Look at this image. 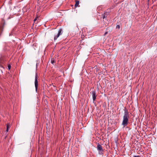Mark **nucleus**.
Listing matches in <instances>:
<instances>
[{
	"label": "nucleus",
	"instance_id": "8",
	"mask_svg": "<svg viewBox=\"0 0 157 157\" xmlns=\"http://www.w3.org/2000/svg\"><path fill=\"white\" fill-rule=\"evenodd\" d=\"M55 62L54 59H52L51 60V63H52L53 64Z\"/></svg>",
	"mask_w": 157,
	"mask_h": 157
},
{
	"label": "nucleus",
	"instance_id": "7",
	"mask_svg": "<svg viewBox=\"0 0 157 157\" xmlns=\"http://www.w3.org/2000/svg\"><path fill=\"white\" fill-rule=\"evenodd\" d=\"M79 4V1H76L75 4V7H77L78 6Z\"/></svg>",
	"mask_w": 157,
	"mask_h": 157
},
{
	"label": "nucleus",
	"instance_id": "16",
	"mask_svg": "<svg viewBox=\"0 0 157 157\" xmlns=\"http://www.w3.org/2000/svg\"><path fill=\"white\" fill-rule=\"evenodd\" d=\"M149 0H147V1H148V2H149Z\"/></svg>",
	"mask_w": 157,
	"mask_h": 157
},
{
	"label": "nucleus",
	"instance_id": "11",
	"mask_svg": "<svg viewBox=\"0 0 157 157\" xmlns=\"http://www.w3.org/2000/svg\"><path fill=\"white\" fill-rule=\"evenodd\" d=\"M11 65H9L8 66V68L9 70H10L11 68Z\"/></svg>",
	"mask_w": 157,
	"mask_h": 157
},
{
	"label": "nucleus",
	"instance_id": "13",
	"mask_svg": "<svg viewBox=\"0 0 157 157\" xmlns=\"http://www.w3.org/2000/svg\"><path fill=\"white\" fill-rule=\"evenodd\" d=\"M37 18H38L37 17H36L35 18V19L34 20V22L37 20Z\"/></svg>",
	"mask_w": 157,
	"mask_h": 157
},
{
	"label": "nucleus",
	"instance_id": "5",
	"mask_svg": "<svg viewBox=\"0 0 157 157\" xmlns=\"http://www.w3.org/2000/svg\"><path fill=\"white\" fill-rule=\"evenodd\" d=\"M90 93L92 94L93 100L94 101L96 99L97 97L96 92L94 90H93Z\"/></svg>",
	"mask_w": 157,
	"mask_h": 157
},
{
	"label": "nucleus",
	"instance_id": "1",
	"mask_svg": "<svg viewBox=\"0 0 157 157\" xmlns=\"http://www.w3.org/2000/svg\"><path fill=\"white\" fill-rule=\"evenodd\" d=\"M124 113L123 117V120L122 123V125L123 128L125 127L128 123V120L129 118V113L126 107L124 109Z\"/></svg>",
	"mask_w": 157,
	"mask_h": 157
},
{
	"label": "nucleus",
	"instance_id": "10",
	"mask_svg": "<svg viewBox=\"0 0 157 157\" xmlns=\"http://www.w3.org/2000/svg\"><path fill=\"white\" fill-rule=\"evenodd\" d=\"M3 62V59L2 58H0V63H2Z\"/></svg>",
	"mask_w": 157,
	"mask_h": 157
},
{
	"label": "nucleus",
	"instance_id": "15",
	"mask_svg": "<svg viewBox=\"0 0 157 157\" xmlns=\"http://www.w3.org/2000/svg\"><path fill=\"white\" fill-rule=\"evenodd\" d=\"M139 156H134V157H139Z\"/></svg>",
	"mask_w": 157,
	"mask_h": 157
},
{
	"label": "nucleus",
	"instance_id": "2",
	"mask_svg": "<svg viewBox=\"0 0 157 157\" xmlns=\"http://www.w3.org/2000/svg\"><path fill=\"white\" fill-rule=\"evenodd\" d=\"M63 31L62 29H59L58 34L57 35L55 36L54 37V40L55 41L57 40V38L60 35H61L63 33Z\"/></svg>",
	"mask_w": 157,
	"mask_h": 157
},
{
	"label": "nucleus",
	"instance_id": "14",
	"mask_svg": "<svg viewBox=\"0 0 157 157\" xmlns=\"http://www.w3.org/2000/svg\"><path fill=\"white\" fill-rule=\"evenodd\" d=\"M108 33V32H106L105 34H104V36H105L106 34H107Z\"/></svg>",
	"mask_w": 157,
	"mask_h": 157
},
{
	"label": "nucleus",
	"instance_id": "4",
	"mask_svg": "<svg viewBox=\"0 0 157 157\" xmlns=\"http://www.w3.org/2000/svg\"><path fill=\"white\" fill-rule=\"evenodd\" d=\"M35 85L36 88V91L37 90L38 85V82L37 81V75L36 73V74L35 80Z\"/></svg>",
	"mask_w": 157,
	"mask_h": 157
},
{
	"label": "nucleus",
	"instance_id": "12",
	"mask_svg": "<svg viewBox=\"0 0 157 157\" xmlns=\"http://www.w3.org/2000/svg\"><path fill=\"white\" fill-rule=\"evenodd\" d=\"M116 28L117 29H119L120 28V26L119 25H117Z\"/></svg>",
	"mask_w": 157,
	"mask_h": 157
},
{
	"label": "nucleus",
	"instance_id": "9",
	"mask_svg": "<svg viewBox=\"0 0 157 157\" xmlns=\"http://www.w3.org/2000/svg\"><path fill=\"white\" fill-rule=\"evenodd\" d=\"M6 128H7V129H6V131L7 132H8V131L9 128V125L8 124L7 125Z\"/></svg>",
	"mask_w": 157,
	"mask_h": 157
},
{
	"label": "nucleus",
	"instance_id": "6",
	"mask_svg": "<svg viewBox=\"0 0 157 157\" xmlns=\"http://www.w3.org/2000/svg\"><path fill=\"white\" fill-rule=\"evenodd\" d=\"M109 13L108 12H105L102 15V16L103 17V19L106 18L107 16L109 15Z\"/></svg>",
	"mask_w": 157,
	"mask_h": 157
},
{
	"label": "nucleus",
	"instance_id": "17",
	"mask_svg": "<svg viewBox=\"0 0 157 157\" xmlns=\"http://www.w3.org/2000/svg\"><path fill=\"white\" fill-rule=\"evenodd\" d=\"M11 34H10V36H11Z\"/></svg>",
	"mask_w": 157,
	"mask_h": 157
},
{
	"label": "nucleus",
	"instance_id": "3",
	"mask_svg": "<svg viewBox=\"0 0 157 157\" xmlns=\"http://www.w3.org/2000/svg\"><path fill=\"white\" fill-rule=\"evenodd\" d=\"M97 149L98 151H99V153L100 154H102V152L103 150L102 149V147L101 145L98 144L97 146Z\"/></svg>",
	"mask_w": 157,
	"mask_h": 157
}]
</instances>
